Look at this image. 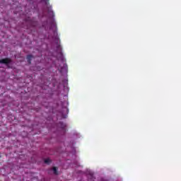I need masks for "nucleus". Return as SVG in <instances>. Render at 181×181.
I'll use <instances>...</instances> for the list:
<instances>
[{"mask_svg": "<svg viewBox=\"0 0 181 181\" xmlns=\"http://www.w3.org/2000/svg\"><path fill=\"white\" fill-rule=\"evenodd\" d=\"M10 63H12V59H11L10 58H4L0 59V64H6L7 67H9Z\"/></svg>", "mask_w": 181, "mask_h": 181, "instance_id": "1", "label": "nucleus"}, {"mask_svg": "<svg viewBox=\"0 0 181 181\" xmlns=\"http://www.w3.org/2000/svg\"><path fill=\"white\" fill-rule=\"evenodd\" d=\"M58 128H61V129H63V131H66V124H64L63 122H59L57 124Z\"/></svg>", "mask_w": 181, "mask_h": 181, "instance_id": "2", "label": "nucleus"}, {"mask_svg": "<svg viewBox=\"0 0 181 181\" xmlns=\"http://www.w3.org/2000/svg\"><path fill=\"white\" fill-rule=\"evenodd\" d=\"M33 58V56L31 55V54H29L27 56V61H28V63L29 64H30V63H32V59Z\"/></svg>", "mask_w": 181, "mask_h": 181, "instance_id": "3", "label": "nucleus"}, {"mask_svg": "<svg viewBox=\"0 0 181 181\" xmlns=\"http://www.w3.org/2000/svg\"><path fill=\"white\" fill-rule=\"evenodd\" d=\"M50 162H52L50 160V158H47L45 160V163H47V165H49L50 163Z\"/></svg>", "mask_w": 181, "mask_h": 181, "instance_id": "4", "label": "nucleus"}, {"mask_svg": "<svg viewBox=\"0 0 181 181\" xmlns=\"http://www.w3.org/2000/svg\"><path fill=\"white\" fill-rule=\"evenodd\" d=\"M52 170H53L54 175H57V168L53 167Z\"/></svg>", "mask_w": 181, "mask_h": 181, "instance_id": "5", "label": "nucleus"}, {"mask_svg": "<svg viewBox=\"0 0 181 181\" xmlns=\"http://www.w3.org/2000/svg\"><path fill=\"white\" fill-rule=\"evenodd\" d=\"M66 111L69 112V109H66Z\"/></svg>", "mask_w": 181, "mask_h": 181, "instance_id": "6", "label": "nucleus"}, {"mask_svg": "<svg viewBox=\"0 0 181 181\" xmlns=\"http://www.w3.org/2000/svg\"><path fill=\"white\" fill-rule=\"evenodd\" d=\"M52 15H54V13L52 12Z\"/></svg>", "mask_w": 181, "mask_h": 181, "instance_id": "7", "label": "nucleus"}]
</instances>
